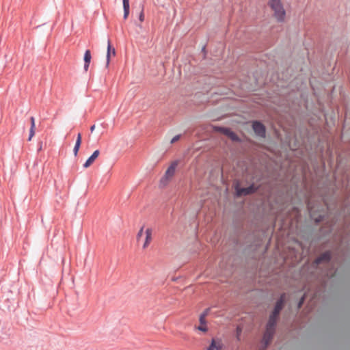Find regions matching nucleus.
Here are the masks:
<instances>
[{
	"mask_svg": "<svg viewBox=\"0 0 350 350\" xmlns=\"http://www.w3.org/2000/svg\"><path fill=\"white\" fill-rule=\"evenodd\" d=\"M228 137H229L232 142H241V139L239 137V136L232 131L228 135Z\"/></svg>",
	"mask_w": 350,
	"mask_h": 350,
	"instance_id": "dca6fc26",
	"label": "nucleus"
},
{
	"mask_svg": "<svg viewBox=\"0 0 350 350\" xmlns=\"http://www.w3.org/2000/svg\"><path fill=\"white\" fill-rule=\"evenodd\" d=\"M285 300L286 295L285 293H282L276 301L273 310L269 314V319L267 323L269 324V327H276L280 312L284 307Z\"/></svg>",
	"mask_w": 350,
	"mask_h": 350,
	"instance_id": "f03ea898",
	"label": "nucleus"
},
{
	"mask_svg": "<svg viewBox=\"0 0 350 350\" xmlns=\"http://www.w3.org/2000/svg\"><path fill=\"white\" fill-rule=\"evenodd\" d=\"M42 149V142H39L38 144V151H40Z\"/></svg>",
	"mask_w": 350,
	"mask_h": 350,
	"instance_id": "c756f323",
	"label": "nucleus"
},
{
	"mask_svg": "<svg viewBox=\"0 0 350 350\" xmlns=\"http://www.w3.org/2000/svg\"><path fill=\"white\" fill-rule=\"evenodd\" d=\"M100 154V151L98 150H96L92 154V155L86 160L85 163L83 164L84 168H88L91 165V164L95 161V159L98 157Z\"/></svg>",
	"mask_w": 350,
	"mask_h": 350,
	"instance_id": "9b49d317",
	"label": "nucleus"
},
{
	"mask_svg": "<svg viewBox=\"0 0 350 350\" xmlns=\"http://www.w3.org/2000/svg\"><path fill=\"white\" fill-rule=\"evenodd\" d=\"M144 232V226H142L137 234V239L139 240L140 237H142Z\"/></svg>",
	"mask_w": 350,
	"mask_h": 350,
	"instance_id": "5701e85b",
	"label": "nucleus"
},
{
	"mask_svg": "<svg viewBox=\"0 0 350 350\" xmlns=\"http://www.w3.org/2000/svg\"><path fill=\"white\" fill-rule=\"evenodd\" d=\"M275 327H269L268 323L266 324L265 331L262 336V342L264 343L265 348L272 340L275 332Z\"/></svg>",
	"mask_w": 350,
	"mask_h": 350,
	"instance_id": "39448f33",
	"label": "nucleus"
},
{
	"mask_svg": "<svg viewBox=\"0 0 350 350\" xmlns=\"http://www.w3.org/2000/svg\"><path fill=\"white\" fill-rule=\"evenodd\" d=\"M30 121H31V127L35 128V118H34V117L31 116L30 118Z\"/></svg>",
	"mask_w": 350,
	"mask_h": 350,
	"instance_id": "cd10ccee",
	"label": "nucleus"
},
{
	"mask_svg": "<svg viewBox=\"0 0 350 350\" xmlns=\"http://www.w3.org/2000/svg\"><path fill=\"white\" fill-rule=\"evenodd\" d=\"M79 148H80V146L75 145L74 148H73V153H74L75 156L77 155Z\"/></svg>",
	"mask_w": 350,
	"mask_h": 350,
	"instance_id": "393cba45",
	"label": "nucleus"
},
{
	"mask_svg": "<svg viewBox=\"0 0 350 350\" xmlns=\"http://www.w3.org/2000/svg\"><path fill=\"white\" fill-rule=\"evenodd\" d=\"M268 5L274 12V16L278 22H283L286 12L280 0H269Z\"/></svg>",
	"mask_w": 350,
	"mask_h": 350,
	"instance_id": "7ed1b4c3",
	"label": "nucleus"
},
{
	"mask_svg": "<svg viewBox=\"0 0 350 350\" xmlns=\"http://www.w3.org/2000/svg\"><path fill=\"white\" fill-rule=\"evenodd\" d=\"M216 347V340L215 339L213 338L211 340V342L206 350H215V348Z\"/></svg>",
	"mask_w": 350,
	"mask_h": 350,
	"instance_id": "6ab92c4d",
	"label": "nucleus"
},
{
	"mask_svg": "<svg viewBox=\"0 0 350 350\" xmlns=\"http://www.w3.org/2000/svg\"><path fill=\"white\" fill-rule=\"evenodd\" d=\"M332 258V253L331 251L327 250L318 256L313 262L314 266H318L321 263H328Z\"/></svg>",
	"mask_w": 350,
	"mask_h": 350,
	"instance_id": "423d86ee",
	"label": "nucleus"
},
{
	"mask_svg": "<svg viewBox=\"0 0 350 350\" xmlns=\"http://www.w3.org/2000/svg\"><path fill=\"white\" fill-rule=\"evenodd\" d=\"M95 129V125L93 124L92 126H90V131L92 133Z\"/></svg>",
	"mask_w": 350,
	"mask_h": 350,
	"instance_id": "473e14b6",
	"label": "nucleus"
},
{
	"mask_svg": "<svg viewBox=\"0 0 350 350\" xmlns=\"http://www.w3.org/2000/svg\"><path fill=\"white\" fill-rule=\"evenodd\" d=\"M215 130L227 136L230 133L232 130L228 127L216 126Z\"/></svg>",
	"mask_w": 350,
	"mask_h": 350,
	"instance_id": "2eb2a0df",
	"label": "nucleus"
},
{
	"mask_svg": "<svg viewBox=\"0 0 350 350\" xmlns=\"http://www.w3.org/2000/svg\"><path fill=\"white\" fill-rule=\"evenodd\" d=\"M259 189L254 183L251 184L247 187H241L239 183L234 186L235 193L237 197L247 196L255 193Z\"/></svg>",
	"mask_w": 350,
	"mask_h": 350,
	"instance_id": "20e7f679",
	"label": "nucleus"
},
{
	"mask_svg": "<svg viewBox=\"0 0 350 350\" xmlns=\"http://www.w3.org/2000/svg\"><path fill=\"white\" fill-rule=\"evenodd\" d=\"M123 10H124V19H126L129 14V0H122Z\"/></svg>",
	"mask_w": 350,
	"mask_h": 350,
	"instance_id": "ddd939ff",
	"label": "nucleus"
},
{
	"mask_svg": "<svg viewBox=\"0 0 350 350\" xmlns=\"http://www.w3.org/2000/svg\"><path fill=\"white\" fill-rule=\"evenodd\" d=\"M209 309H206L202 314H201L200 315H204V317H205L207 314H208V312Z\"/></svg>",
	"mask_w": 350,
	"mask_h": 350,
	"instance_id": "2f4dec72",
	"label": "nucleus"
},
{
	"mask_svg": "<svg viewBox=\"0 0 350 350\" xmlns=\"http://www.w3.org/2000/svg\"><path fill=\"white\" fill-rule=\"evenodd\" d=\"M151 240H152V229L147 228L146 230V240L144 243L143 248H146L148 245V244L150 243Z\"/></svg>",
	"mask_w": 350,
	"mask_h": 350,
	"instance_id": "4468645a",
	"label": "nucleus"
},
{
	"mask_svg": "<svg viewBox=\"0 0 350 350\" xmlns=\"http://www.w3.org/2000/svg\"><path fill=\"white\" fill-rule=\"evenodd\" d=\"M139 20L141 22H143L144 21V14L143 10H142V12H140V14L139 15Z\"/></svg>",
	"mask_w": 350,
	"mask_h": 350,
	"instance_id": "bb28decb",
	"label": "nucleus"
},
{
	"mask_svg": "<svg viewBox=\"0 0 350 350\" xmlns=\"http://www.w3.org/2000/svg\"><path fill=\"white\" fill-rule=\"evenodd\" d=\"M170 178H167L166 176H163L159 182V187H165L167 184Z\"/></svg>",
	"mask_w": 350,
	"mask_h": 350,
	"instance_id": "f3484780",
	"label": "nucleus"
},
{
	"mask_svg": "<svg viewBox=\"0 0 350 350\" xmlns=\"http://www.w3.org/2000/svg\"><path fill=\"white\" fill-rule=\"evenodd\" d=\"M252 129L257 136L265 137L266 127L261 122L258 120L254 121L252 122Z\"/></svg>",
	"mask_w": 350,
	"mask_h": 350,
	"instance_id": "0eeeda50",
	"label": "nucleus"
},
{
	"mask_svg": "<svg viewBox=\"0 0 350 350\" xmlns=\"http://www.w3.org/2000/svg\"><path fill=\"white\" fill-rule=\"evenodd\" d=\"M304 301H305V296L304 295V296H302V297H301V299H299V302H298V304H297V308H301V306H302V305L304 304Z\"/></svg>",
	"mask_w": 350,
	"mask_h": 350,
	"instance_id": "4be33fe9",
	"label": "nucleus"
},
{
	"mask_svg": "<svg viewBox=\"0 0 350 350\" xmlns=\"http://www.w3.org/2000/svg\"><path fill=\"white\" fill-rule=\"evenodd\" d=\"M308 208L310 211V216L311 219H313L316 224H319V223L322 222L323 221H324L325 217V215L320 214L318 216H316L315 213H314V211L313 208L310 206V203L308 204Z\"/></svg>",
	"mask_w": 350,
	"mask_h": 350,
	"instance_id": "1a4fd4ad",
	"label": "nucleus"
},
{
	"mask_svg": "<svg viewBox=\"0 0 350 350\" xmlns=\"http://www.w3.org/2000/svg\"><path fill=\"white\" fill-rule=\"evenodd\" d=\"M91 59H92V55H91L90 51V50H86L85 53H84V57H83V60H84L83 68H84V70L85 72H87L88 68H89V66H90V62H91Z\"/></svg>",
	"mask_w": 350,
	"mask_h": 350,
	"instance_id": "f8f14e48",
	"label": "nucleus"
},
{
	"mask_svg": "<svg viewBox=\"0 0 350 350\" xmlns=\"http://www.w3.org/2000/svg\"><path fill=\"white\" fill-rule=\"evenodd\" d=\"M209 309H206L202 314H201L200 315H204V317H205L207 314H208V312Z\"/></svg>",
	"mask_w": 350,
	"mask_h": 350,
	"instance_id": "7c9ffc66",
	"label": "nucleus"
},
{
	"mask_svg": "<svg viewBox=\"0 0 350 350\" xmlns=\"http://www.w3.org/2000/svg\"><path fill=\"white\" fill-rule=\"evenodd\" d=\"M178 163L179 161L178 160L172 161L170 166L167 167L163 176L170 179L172 178L175 174L176 168L177 167Z\"/></svg>",
	"mask_w": 350,
	"mask_h": 350,
	"instance_id": "6e6552de",
	"label": "nucleus"
},
{
	"mask_svg": "<svg viewBox=\"0 0 350 350\" xmlns=\"http://www.w3.org/2000/svg\"><path fill=\"white\" fill-rule=\"evenodd\" d=\"M198 329L202 331V332H205L207 331V327L206 326H202H202L198 327Z\"/></svg>",
	"mask_w": 350,
	"mask_h": 350,
	"instance_id": "c85d7f7f",
	"label": "nucleus"
},
{
	"mask_svg": "<svg viewBox=\"0 0 350 350\" xmlns=\"http://www.w3.org/2000/svg\"><path fill=\"white\" fill-rule=\"evenodd\" d=\"M81 133H78L77 137V140H76V142H75V145L81 146Z\"/></svg>",
	"mask_w": 350,
	"mask_h": 350,
	"instance_id": "aec40b11",
	"label": "nucleus"
},
{
	"mask_svg": "<svg viewBox=\"0 0 350 350\" xmlns=\"http://www.w3.org/2000/svg\"><path fill=\"white\" fill-rule=\"evenodd\" d=\"M200 322L202 325H205L206 324V320H205V317H204V315H200Z\"/></svg>",
	"mask_w": 350,
	"mask_h": 350,
	"instance_id": "a878e982",
	"label": "nucleus"
},
{
	"mask_svg": "<svg viewBox=\"0 0 350 350\" xmlns=\"http://www.w3.org/2000/svg\"><path fill=\"white\" fill-rule=\"evenodd\" d=\"M202 51L205 53L206 51V47L203 46Z\"/></svg>",
	"mask_w": 350,
	"mask_h": 350,
	"instance_id": "72a5a7b5",
	"label": "nucleus"
},
{
	"mask_svg": "<svg viewBox=\"0 0 350 350\" xmlns=\"http://www.w3.org/2000/svg\"><path fill=\"white\" fill-rule=\"evenodd\" d=\"M345 198L342 201L334 200L333 204L329 203L326 198L323 202L327 211L330 213L335 211L333 219L334 224L342 222L347 229H349L350 234V180L347 178V183H343Z\"/></svg>",
	"mask_w": 350,
	"mask_h": 350,
	"instance_id": "f257e3e1",
	"label": "nucleus"
},
{
	"mask_svg": "<svg viewBox=\"0 0 350 350\" xmlns=\"http://www.w3.org/2000/svg\"><path fill=\"white\" fill-rule=\"evenodd\" d=\"M34 135H35V128L30 127L28 140L30 141Z\"/></svg>",
	"mask_w": 350,
	"mask_h": 350,
	"instance_id": "412c9836",
	"label": "nucleus"
},
{
	"mask_svg": "<svg viewBox=\"0 0 350 350\" xmlns=\"http://www.w3.org/2000/svg\"><path fill=\"white\" fill-rule=\"evenodd\" d=\"M111 55H112L113 56L116 55V50L113 47L111 46L110 40H108L107 51V55H106V66L107 67L109 64Z\"/></svg>",
	"mask_w": 350,
	"mask_h": 350,
	"instance_id": "9d476101",
	"label": "nucleus"
},
{
	"mask_svg": "<svg viewBox=\"0 0 350 350\" xmlns=\"http://www.w3.org/2000/svg\"><path fill=\"white\" fill-rule=\"evenodd\" d=\"M223 347L224 345L221 339H218L217 341H216V347L215 348V350H221Z\"/></svg>",
	"mask_w": 350,
	"mask_h": 350,
	"instance_id": "a211bd4d",
	"label": "nucleus"
},
{
	"mask_svg": "<svg viewBox=\"0 0 350 350\" xmlns=\"http://www.w3.org/2000/svg\"><path fill=\"white\" fill-rule=\"evenodd\" d=\"M180 138V135H175L172 139H171V144H174L176 142H177L178 140H179V139Z\"/></svg>",
	"mask_w": 350,
	"mask_h": 350,
	"instance_id": "b1692460",
	"label": "nucleus"
}]
</instances>
